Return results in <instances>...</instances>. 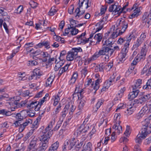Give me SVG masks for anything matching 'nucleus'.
<instances>
[{"instance_id": "f257e3e1", "label": "nucleus", "mask_w": 151, "mask_h": 151, "mask_svg": "<svg viewBox=\"0 0 151 151\" xmlns=\"http://www.w3.org/2000/svg\"><path fill=\"white\" fill-rule=\"evenodd\" d=\"M40 141L39 147L37 148V138H33L30 142L28 148L31 150V151H45L48 147L47 145V138L43 136H40L39 137Z\"/></svg>"}, {"instance_id": "f03ea898", "label": "nucleus", "mask_w": 151, "mask_h": 151, "mask_svg": "<svg viewBox=\"0 0 151 151\" xmlns=\"http://www.w3.org/2000/svg\"><path fill=\"white\" fill-rule=\"evenodd\" d=\"M150 121L148 119H145L142 122V127L141 129V133L139 134L135 139V142L140 144L143 139L145 138L148 134L151 132V127L150 125Z\"/></svg>"}, {"instance_id": "7ed1b4c3", "label": "nucleus", "mask_w": 151, "mask_h": 151, "mask_svg": "<svg viewBox=\"0 0 151 151\" xmlns=\"http://www.w3.org/2000/svg\"><path fill=\"white\" fill-rule=\"evenodd\" d=\"M114 52L113 49L106 46H104L99 51L96 52L92 56V58L93 60H95L101 55H104L109 53L110 54L109 55H112Z\"/></svg>"}, {"instance_id": "20e7f679", "label": "nucleus", "mask_w": 151, "mask_h": 151, "mask_svg": "<svg viewBox=\"0 0 151 151\" xmlns=\"http://www.w3.org/2000/svg\"><path fill=\"white\" fill-rule=\"evenodd\" d=\"M54 123L52 121L50 122L48 126L46 128L45 130L42 131V133L44 134L40 136H43L46 138H47V145L49 144V140L51 137L52 134V128L53 124Z\"/></svg>"}, {"instance_id": "39448f33", "label": "nucleus", "mask_w": 151, "mask_h": 151, "mask_svg": "<svg viewBox=\"0 0 151 151\" xmlns=\"http://www.w3.org/2000/svg\"><path fill=\"white\" fill-rule=\"evenodd\" d=\"M118 22H119L117 24L118 27L117 29H119L121 33L122 34L128 27V22L123 18L119 19Z\"/></svg>"}, {"instance_id": "423d86ee", "label": "nucleus", "mask_w": 151, "mask_h": 151, "mask_svg": "<svg viewBox=\"0 0 151 151\" xmlns=\"http://www.w3.org/2000/svg\"><path fill=\"white\" fill-rule=\"evenodd\" d=\"M92 128V126L90 124L88 123L87 124H82L78 128L77 130L75 132V134H76L77 136H80L81 134L85 133L90 129Z\"/></svg>"}, {"instance_id": "0eeeda50", "label": "nucleus", "mask_w": 151, "mask_h": 151, "mask_svg": "<svg viewBox=\"0 0 151 151\" xmlns=\"http://www.w3.org/2000/svg\"><path fill=\"white\" fill-rule=\"evenodd\" d=\"M129 44L125 43L124 46L122 49L121 52L119 56V61H124L125 60V58L129 50Z\"/></svg>"}, {"instance_id": "6e6552de", "label": "nucleus", "mask_w": 151, "mask_h": 151, "mask_svg": "<svg viewBox=\"0 0 151 151\" xmlns=\"http://www.w3.org/2000/svg\"><path fill=\"white\" fill-rule=\"evenodd\" d=\"M142 19V22L147 24L148 27L151 24V8L149 12H146L144 13Z\"/></svg>"}, {"instance_id": "1a4fd4ad", "label": "nucleus", "mask_w": 151, "mask_h": 151, "mask_svg": "<svg viewBox=\"0 0 151 151\" xmlns=\"http://www.w3.org/2000/svg\"><path fill=\"white\" fill-rule=\"evenodd\" d=\"M78 22L73 19L70 21V28H71V34L73 35H76L78 32V30L76 28L77 24Z\"/></svg>"}, {"instance_id": "9d476101", "label": "nucleus", "mask_w": 151, "mask_h": 151, "mask_svg": "<svg viewBox=\"0 0 151 151\" xmlns=\"http://www.w3.org/2000/svg\"><path fill=\"white\" fill-rule=\"evenodd\" d=\"M20 100L21 97L19 96H15L13 98H9L8 100L9 101L8 103L11 106H13L14 105L16 106Z\"/></svg>"}, {"instance_id": "9b49d317", "label": "nucleus", "mask_w": 151, "mask_h": 151, "mask_svg": "<svg viewBox=\"0 0 151 151\" xmlns=\"http://www.w3.org/2000/svg\"><path fill=\"white\" fill-rule=\"evenodd\" d=\"M76 53H74L71 50L68 53V55L66 56V59L67 60L71 61L73 60L75 58H78L79 59L81 60V58L80 56L77 57L76 55Z\"/></svg>"}, {"instance_id": "f8f14e48", "label": "nucleus", "mask_w": 151, "mask_h": 151, "mask_svg": "<svg viewBox=\"0 0 151 151\" xmlns=\"http://www.w3.org/2000/svg\"><path fill=\"white\" fill-rule=\"evenodd\" d=\"M108 18V16L106 15L97 24V25L99 27L96 28V32L99 31L103 28V25Z\"/></svg>"}, {"instance_id": "ddd939ff", "label": "nucleus", "mask_w": 151, "mask_h": 151, "mask_svg": "<svg viewBox=\"0 0 151 151\" xmlns=\"http://www.w3.org/2000/svg\"><path fill=\"white\" fill-rule=\"evenodd\" d=\"M32 126V129L26 134L25 137L24 138V139L25 140H26L30 137H31L30 138H32L34 137L32 135L33 134L35 130L37 128V126H36V125H35L34 124H33Z\"/></svg>"}, {"instance_id": "4468645a", "label": "nucleus", "mask_w": 151, "mask_h": 151, "mask_svg": "<svg viewBox=\"0 0 151 151\" xmlns=\"http://www.w3.org/2000/svg\"><path fill=\"white\" fill-rule=\"evenodd\" d=\"M37 103V101H32L29 104H27L26 105L27 107L29 109H34L35 111H37L40 110V109H37V108H38L37 106H38Z\"/></svg>"}, {"instance_id": "2eb2a0df", "label": "nucleus", "mask_w": 151, "mask_h": 151, "mask_svg": "<svg viewBox=\"0 0 151 151\" xmlns=\"http://www.w3.org/2000/svg\"><path fill=\"white\" fill-rule=\"evenodd\" d=\"M78 140L74 138H73L70 140H69V145L68 147V150H71L73 148H75L76 146L75 145H76Z\"/></svg>"}, {"instance_id": "dca6fc26", "label": "nucleus", "mask_w": 151, "mask_h": 151, "mask_svg": "<svg viewBox=\"0 0 151 151\" xmlns=\"http://www.w3.org/2000/svg\"><path fill=\"white\" fill-rule=\"evenodd\" d=\"M139 91L138 89L133 90L129 93L128 96V99L129 100H132L136 97L138 96Z\"/></svg>"}, {"instance_id": "f3484780", "label": "nucleus", "mask_w": 151, "mask_h": 151, "mask_svg": "<svg viewBox=\"0 0 151 151\" xmlns=\"http://www.w3.org/2000/svg\"><path fill=\"white\" fill-rule=\"evenodd\" d=\"M86 34L85 32L77 36V39L78 40V41H80L81 43H88V42L89 41V39H86L85 38V35Z\"/></svg>"}, {"instance_id": "a211bd4d", "label": "nucleus", "mask_w": 151, "mask_h": 151, "mask_svg": "<svg viewBox=\"0 0 151 151\" xmlns=\"http://www.w3.org/2000/svg\"><path fill=\"white\" fill-rule=\"evenodd\" d=\"M150 95L147 94L141 96L139 99L140 101V104H144L145 102L150 98Z\"/></svg>"}, {"instance_id": "6ab92c4d", "label": "nucleus", "mask_w": 151, "mask_h": 151, "mask_svg": "<svg viewBox=\"0 0 151 151\" xmlns=\"http://www.w3.org/2000/svg\"><path fill=\"white\" fill-rule=\"evenodd\" d=\"M143 42L139 40L138 38L134 42V44L132 48V50H137L138 47L141 45Z\"/></svg>"}, {"instance_id": "aec40b11", "label": "nucleus", "mask_w": 151, "mask_h": 151, "mask_svg": "<svg viewBox=\"0 0 151 151\" xmlns=\"http://www.w3.org/2000/svg\"><path fill=\"white\" fill-rule=\"evenodd\" d=\"M142 80L141 79H139L136 80L135 84L132 86L133 90H137V88H141L140 86L142 84Z\"/></svg>"}, {"instance_id": "412c9836", "label": "nucleus", "mask_w": 151, "mask_h": 151, "mask_svg": "<svg viewBox=\"0 0 151 151\" xmlns=\"http://www.w3.org/2000/svg\"><path fill=\"white\" fill-rule=\"evenodd\" d=\"M92 144L90 142L84 144L83 146L82 151H92Z\"/></svg>"}, {"instance_id": "4be33fe9", "label": "nucleus", "mask_w": 151, "mask_h": 151, "mask_svg": "<svg viewBox=\"0 0 151 151\" xmlns=\"http://www.w3.org/2000/svg\"><path fill=\"white\" fill-rule=\"evenodd\" d=\"M12 116L15 117L17 119L19 120L22 121L25 118V116H24L23 114L21 113H17L16 114H11Z\"/></svg>"}, {"instance_id": "5701e85b", "label": "nucleus", "mask_w": 151, "mask_h": 151, "mask_svg": "<svg viewBox=\"0 0 151 151\" xmlns=\"http://www.w3.org/2000/svg\"><path fill=\"white\" fill-rule=\"evenodd\" d=\"M112 128L115 130V132L119 134L122 132V128L121 126L118 125L117 123L114 124L112 127Z\"/></svg>"}, {"instance_id": "b1692460", "label": "nucleus", "mask_w": 151, "mask_h": 151, "mask_svg": "<svg viewBox=\"0 0 151 151\" xmlns=\"http://www.w3.org/2000/svg\"><path fill=\"white\" fill-rule=\"evenodd\" d=\"M140 11L139 8H136L133 11V13L129 17L132 19L135 17H137L139 15Z\"/></svg>"}, {"instance_id": "393cba45", "label": "nucleus", "mask_w": 151, "mask_h": 151, "mask_svg": "<svg viewBox=\"0 0 151 151\" xmlns=\"http://www.w3.org/2000/svg\"><path fill=\"white\" fill-rule=\"evenodd\" d=\"M141 75H145L146 76L151 75V69H148L147 66H145L141 72Z\"/></svg>"}, {"instance_id": "a878e982", "label": "nucleus", "mask_w": 151, "mask_h": 151, "mask_svg": "<svg viewBox=\"0 0 151 151\" xmlns=\"http://www.w3.org/2000/svg\"><path fill=\"white\" fill-rule=\"evenodd\" d=\"M103 101L101 99H99L97 103L93 108V111L94 112H96L98 109L100 107L101 105L103 103Z\"/></svg>"}, {"instance_id": "bb28decb", "label": "nucleus", "mask_w": 151, "mask_h": 151, "mask_svg": "<svg viewBox=\"0 0 151 151\" xmlns=\"http://www.w3.org/2000/svg\"><path fill=\"white\" fill-rule=\"evenodd\" d=\"M75 12L76 13V15L75 16V17L76 19H78L79 18H82L84 16H82V15L84 13V12H81L79 8H77Z\"/></svg>"}, {"instance_id": "cd10ccee", "label": "nucleus", "mask_w": 151, "mask_h": 151, "mask_svg": "<svg viewBox=\"0 0 151 151\" xmlns=\"http://www.w3.org/2000/svg\"><path fill=\"white\" fill-rule=\"evenodd\" d=\"M60 60L58 62L56 63L57 60H56L55 63H56L55 67V71L57 70L58 69L60 68L61 66L63 64L65 60Z\"/></svg>"}, {"instance_id": "c85d7f7f", "label": "nucleus", "mask_w": 151, "mask_h": 151, "mask_svg": "<svg viewBox=\"0 0 151 151\" xmlns=\"http://www.w3.org/2000/svg\"><path fill=\"white\" fill-rule=\"evenodd\" d=\"M112 40V39L111 38H109L103 43V46L108 47L111 46L113 43Z\"/></svg>"}, {"instance_id": "c756f323", "label": "nucleus", "mask_w": 151, "mask_h": 151, "mask_svg": "<svg viewBox=\"0 0 151 151\" xmlns=\"http://www.w3.org/2000/svg\"><path fill=\"white\" fill-rule=\"evenodd\" d=\"M148 46L144 44L141 50L140 54L143 55V56L146 55L147 51Z\"/></svg>"}, {"instance_id": "7c9ffc66", "label": "nucleus", "mask_w": 151, "mask_h": 151, "mask_svg": "<svg viewBox=\"0 0 151 151\" xmlns=\"http://www.w3.org/2000/svg\"><path fill=\"white\" fill-rule=\"evenodd\" d=\"M55 76H50V77L48 78L46 82V86H50L51 85L53 81V79L55 78Z\"/></svg>"}, {"instance_id": "2f4dec72", "label": "nucleus", "mask_w": 151, "mask_h": 151, "mask_svg": "<svg viewBox=\"0 0 151 151\" xmlns=\"http://www.w3.org/2000/svg\"><path fill=\"white\" fill-rule=\"evenodd\" d=\"M142 88L146 90L151 89V79H149L147 81L146 84L143 86Z\"/></svg>"}, {"instance_id": "473e14b6", "label": "nucleus", "mask_w": 151, "mask_h": 151, "mask_svg": "<svg viewBox=\"0 0 151 151\" xmlns=\"http://www.w3.org/2000/svg\"><path fill=\"white\" fill-rule=\"evenodd\" d=\"M2 114L5 116H8L11 115V111L5 109H0V114Z\"/></svg>"}, {"instance_id": "72a5a7b5", "label": "nucleus", "mask_w": 151, "mask_h": 151, "mask_svg": "<svg viewBox=\"0 0 151 151\" xmlns=\"http://www.w3.org/2000/svg\"><path fill=\"white\" fill-rule=\"evenodd\" d=\"M122 34L120 32L119 29H116L115 32H114L111 35L112 39H114L117 37L118 35H122Z\"/></svg>"}, {"instance_id": "f704fd0d", "label": "nucleus", "mask_w": 151, "mask_h": 151, "mask_svg": "<svg viewBox=\"0 0 151 151\" xmlns=\"http://www.w3.org/2000/svg\"><path fill=\"white\" fill-rule=\"evenodd\" d=\"M80 100V101L79 102L78 107L79 110L83 109L86 103V101L83 97L81 98Z\"/></svg>"}, {"instance_id": "c9c22d12", "label": "nucleus", "mask_w": 151, "mask_h": 151, "mask_svg": "<svg viewBox=\"0 0 151 151\" xmlns=\"http://www.w3.org/2000/svg\"><path fill=\"white\" fill-rule=\"evenodd\" d=\"M102 37V35L101 33H98L96 34L94 37V38L95 40H97V42H100L101 40Z\"/></svg>"}, {"instance_id": "e433bc0d", "label": "nucleus", "mask_w": 151, "mask_h": 151, "mask_svg": "<svg viewBox=\"0 0 151 151\" xmlns=\"http://www.w3.org/2000/svg\"><path fill=\"white\" fill-rule=\"evenodd\" d=\"M112 7H111V9H112L113 8H115V9L114 11V13H116V12H119L122 8L120 6H117L115 5V4H112Z\"/></svg>"}, {"instance_id": "4c0bfd02", "label": "nucleus", "mask_w": 151, "mask_h": 151, "mask_svg": "<svg viewBox=\"0 0 151 151\" xmlns=\"http://www.w3.org/2000/svg\"><path fill=\"white\" fill-rule=\"evenodd\" d=\"M33 76H41L42 74V72L38 68L35 69L33 70Z\"/></svg>"}, {"instance_id": "58836bf2", "label": "nucleus", "mask_w": 151, "mask_h": 151, "mask_svg": "<svg viewBox=\"0 0 151 151\" xmlns=\"http://www.w3.org/2000/svg\"><path fill=\"white\" fill-rule=\"evenodd\" d=\"M55 7H52L50 9V11L49 12V15L52 16L54 15L57 11V10L56 9H55Z\"/></svg>"}, {"instance_id": "ea45409f", "label": "nucleus", "mask_w": 151, "mask_h": 151, "mask_svg": "<svg viewBox=\"0 0 151 151\" xmlns=\"http://www.w3.org/2000/svg\"><path fill=\"white\" fill-rule=\"evenodd\" d=\"M91 86L92 87L91 88H90V89L91 90L94 89L96 91L99 88V85L97 82L95 83L94 86H93V83L92 84H91Z\"/></svg>"}, {"instance_id": "a19ab883", "label": "nucleus", "mask_w": 151, "mask_h": 151, "mask_svg": "<svg viewBox=\"0 0 151 151\" xmlns=\"http://www.w3.org/2000/svg\"><path fill=\"white\" fill-rule=\"evenodd\" d=\"M84 6H85L86 9L91 6V2L89 0H83Z\"/></svg>"}, {"instance_id": "79ce46f5", "label": "nucleus", "mask_w": 151, "mask_h": 151, "mask_svg": "<svg viewBox=\"0 0 151 151\" xmlns=\"http://www.w3.org/2000/svg\"><path fill=\"white\" fill-rule=\"evenodd\" d=\"M143 114L145 115L148 114V109L147 106H144L141 109L140 111Z\"/></svg>"}, {"instance_id": "37998d69", "label": "nucleus", "mask_w": 151, "mask_h": 151, "mask_svg": "<svg viewBox=\"0 0 151 151\" xmlns=\"http://www.w3.org/2000/svg\"><path fill=\"white\" fill-rule=\"evenodd\" d=\"M32 122V121L31 119H26L25 122L22 124L24 129L27 125L29 124H31Z\"/></svg>"}, {"instance_id": "c03bdc74", "label": "nucleus", "mask_w": 151, "mask_h": 151, "mask_svg": "<svg viewBox=\"0 0 151 151\" xmlns=\"http://www.w3.org/2000/svg\"><path fill=\"white\" fill-rule=\"evenodd\" d=\"M104 68V66L103 64H101L98 66H97L95 67V70H97L96 71H98V70L100 72H102L103 71V69Z\"/></svg>"}, {"instance_id": "a18cd8bd", "label": "nucleus", "mask_w": 151, "mask_h": 151, "mask_svg": "<svg viewBox=\"0 0 151 151\" xmlns=\"http://www.w3.org/2000/svg\"><path fill=\"white\" fill-rule=\"evenodd\" d=\"M70 65V64H69L68 65L67 64L64 67L60 69L59 71V73L61 75L63 73L65 72L68 69V66Z\"/></svg>"}, {"instance_id": "49530a36", "label": "nucleus", "mask_w": 151, "mask_h": 151, "mask_svg": "<svg viewBox=\"0 0 151 151\" xmlns=\"http://www.w3.org/2000/svg\"><path fill=\"white\" fill-rule=\"evenodd\" d=\"M74 53H76V55H77L78 53V52H82V50L81 47H78V48L75 47L72 48L71 50Z\"/></svg>"}, {"instance_id": "de8ad7c7", "label": "nucleus", "mask_w": 151, "mask_h": 151, "mask_svg": "<svg viewBox=\"0 0 151 151\" xmlns=\"http://www.w3.org/2000/svg\"><path fill=\"white\" fill-rule=\"evenodd\" d=\"M23 9V7L22 5H20L17 8L15 11V12L17 14H20Z\"/></svg>"}, {"instance_id": "09e8293b", "label": "nucleus", "mask_w": 151, "mask_h": 151, "mask_svg": "<svg viewBox=\"0 0 151 151\" xmlns=\"http://www.w3.org/2000/svg\"><path fill=\"white\" fill-rule=\"evenodd\" d=\"M135 108L133 107H131L127 109V115L129 116L132 114L134 111L135 110Z\"/></svg>"}, {"instance_id": "8fccbe9b", "label": "nucleus", "mask_w": 151, "mask_h": 151, "mask_svg": "<svg viewBox=\"0 0 151 151\" xmlns=\"http://www.w3.org/2000/svg\"><path fill=\"white\" fill-rule=\"evenodd\" d=\"M73 99H74L75 98H78L79 100L81 98H82L81 96H80L79 94L78 93V91H77V89H76L74 93L73 94Z\"/></svg>"}, {"instance_id": "3c124183", "label": "nucleus", "mask_w": 151, "mask_h": 151, "mask_svg": "<svg viewBox=\"0 0 151 151\" xmlns=\"http://www.w3.org/2000/svg\"><path fill=\"white\" fill-rule=\"evenodd\" d=\"M144 115H145L143 114V113L140 111L136 114L135 118L137 119L138 120L142 118Z\"/></svg>"}, {"instance_id": "603ef678", "label": "nucleus", "mask_w": 151, "mask_h": 151, "mask_svg": "<svg viewBox=\"0 0 151 151\" xmlns=\"http://www.w3.org/2000/svg\"><path fill=\"white\" fill-rule=\"evenodd\" d=\"M45 100L44 99L43 100V99H41L39 100V101H37V103L38 104V106H37L38 108H37V109H40L41 107V106L42 105L43 103L45 101Z\"/></svg>"}, {"instance_id": "864d4df0", "label": "nucleus", "mask_w": 151, "mask_h": 151, "mask_svg": "<svg viewBox=\"0 0 151 151\" xmlns=\"http://www.w3.org/2000/svg\"><path fill=\"white\" fill-rule=\"evenodd\" d=\"M78 78V76H76L74 77V76H72L70 81L69 83L70 84H72L74 83L77 78Z\"/></svg>"}, {"instance_id": "5fc2aeb1", "label": "nucleus", "mask_w": 151, "mask_h": 151, "mask_svg": "<svg viewBox=\"0 0 151 151\" xmlns=\"http://www.w3.org/2000/svg\"><path fill=\"white\" fill-rule=\"evenodd\" d=\"M146 36V35L145 34V33H143L140 35V37L138 39L143 42L145 41Z\"/></svg>"}, {"instance_id": "6e6d98bb", "label": "nucleus", "mask_w": 151, "mask_h": 151, "mask_svg": "<svg viewBox=\"0 0 151 151\" xmlns=\"http://www.w3.org/2000/svg\"><path fill=\"white\" fill-rule=\"evenodd\" d=\"M111 81H112L111 80H107L105 82L104 85V86H106L107 88H108L111 85Z\"/></svg>"}, {"instance_id": "4d7b16f0", "label": "nucleus", "mask_w": 151, "mask_h": 151, "mask_svg": "<svg viewBox=\"0 0 151 151\" xmlns=\"http://www.w3.org/2000/svg\"><path fill=\"white\" fill-rule=\"evenodd\" d=\"M66 54V51L65 50L62 51L60 54V56L59 57L60 60H64L63 56L65 55Z\"/></svg>"}, {"instance_id": "13d9d810", "label": "nucleus", "mask_w": 151, "mask_h": 151, "mask_svg": "<svg viewBox=\"0 0 151 151\" xmlns=\"http://www.w3.org/2000/svg\"><path fill=\"white\" fill-rule=\"evenodd\" d=\"M69 145V140H66L64 144V145L62 147V148L63 150H66V148L67 147V146H68Z\"/></svg>"}, {"instance_id": "bf43d9fd", "label": "nucleus", "mask_w": 151, "mask_h": 151, "mask_svg": "<svg viewBox=\"0 0 151 151\" xmlns=\"http://www.w3.org/2000/svg\"><path fill=\"white\" fill-rule=\"evenodd\" d=\"M43 46H45L47 49H49L50 47V43L47 41H44L43 42Z\"/></svg>"}, {"instance_id": "052dcab7", "label": "nucleus", "mask_w": 151, "mask_h": 151, "mask_svg": "<svg viewBox=\"0 0 151 151\" xmlns=\"http://www.w3.org/2000/svg\"><path fill=\"white\" fill-rule=\"evenodd\" d=\"M76 109V106L73 105H71V106L68 108V111H69V114H70V112H73Z\"/></svg>"}, {"instance_id": "680f3d73", "label": "nucleus", "mask_w": 151, "mask_h": 151, "mask_svg": "<svg viewBox=\"0 0 151 151\" xmlns=\"http://www.w3.org/2000/svg\"><path fill=\"white\" fill-rule=\"evenodd\" d=\"M130 133V127L129 126H127L124 134L127 136L128 135H129Z\"/></svg>"}, {"instance_id": "e2e57ef3", "label": "nucleus", "mask_w": 151, "mask_h": 151, "mask_svg": "<svg viewBox=\"0 0 151 151\" xmlns=\"http://www.w3.org/2000/svg\"><path fill=\"white\" fill-rule=\"evenodd\" d=\"M29 4L31 7L34 9L36 8L37 6V4L33 1H31L29 3Z\"/></svg>"}, {"instance_id": "0e129e2a", "label": "nucleus", "mask_w": 151, "mask_h": 151, "mask_svg": "<svg viewBox=\"0 0 151 151\" xmlns=\"http://www.w3.org/2000/svg\"><path fill=\"white\" fill-rule=\"evenodd\" d=\"M92 129L91 131L88 134V135L91 138V137L92 136V135L95 134L96 132L95 129L93 127H92Z\"/></svg>"}, {"instance_id": "69168bd1", "label": "nucleus", "mask_w": 151, "mask_h": 151, "mask_svg": "<svg viewBox=\"0 0 151 151\" xmlns=\"http://www.w3.org/2000/svg\"><path fill=\"white\" fill-rule=\"evenodd\" d=\"M26 104L25 101H21L20 103H18V104L16 106V108L23 106Z\"/></svg>"}, {"instance_id": "338daca9", "label": "nucleus", "mask_w": 151, "mask_h": 151, "mask_svg": "<svg viewBox=\"0 0 151 151\" xmlns=\"http://www.w3.org/2000/svg\"><path fill=\"white\" fill-rule=\"evenodd\" d=\"M59 146V143L58 142H56L52 145L51 147L52 148H54L56 150L58 149Z\"/></svg>"}, {"instance_id": "774afa93", "label": "nucleus", "mask_w": 151, "mask_h": 151, "mask_svg": "<svg viewBox=\"0 0 151 151\" xmlns=\"http://www.w3.org/2000/svg\"><path fill=\"white\" fill-rule=\"evenodd\" d=\"M82 76H86L87 74L88 71L86 68H84L81 71Z\"/></svg>"}]
</instances>
